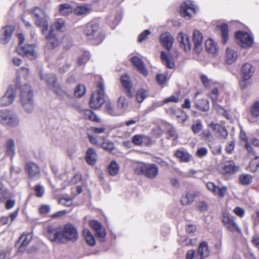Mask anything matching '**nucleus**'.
Here are the masks:
<instances>
[{
	"instance_id": "nucleus-2",
	"label": "nucleus",
	"mask_w": 259,
	"mask_h": 259,
	"mask_svg": "<svg viewBox=\"0 0 259 259\" xmlns=\"http://www.w3.org/2000/svg\"><path fill=\"white\" fill-rule=\"evenodd\" d=\"M32 14L35 17V24L42 28V33L47 39V47L49 49L56 48L59 44V40L57 38L53 28L48 30V22L45 17L44 11L38 7L34 8Z\"/></svg>"
},
{
	"instance_id": "nucleus-8",
	"label": "nucleus",
	"mask_w": 259,
	"mask_h": 259,
	"mask_svg": "<svg viewBox=\"0 0 259 259\" xmlns=\"http://www.w3.org/2000/svg\"><path fill=\"white\" fill-rule=\"evenodd\" d=\"M235 40L237 44L244 49L251 47L253 43V36L243 31H238L236 32Z\"/></svg>"
},
{
	"instance_id": "nucleus-19",
	"label": "nucleus",
	"mask_w": 259,
	"mask_h": 259,
	"mask_svg": "<svg viewBox=\"0 0 259 259\" xmlns=\"http://www.w3.org/2000/svg\"><path fill=\"white\" fill-rule=\"evenodd\" d=\"M132 64L136 67L138 70L143 75L147 76L148 71L146 69L143 61L137 57H133L131 59Z\"/></svg>"
},
{
	"instance_id": "nucleus-4",
	"label": "nucleus",
	"mask_w": 259,
	"mask_h": 259,
	"mask_svg": "<svg viewBox=\"0 0 259 259\" xmlns=\"http://www.w3.org/2000/svg\"><path fill=\"white\" fill-rule=\"evenodd\" d=\"M97 91L92 93L90 106L93 109L100 108L105 102V83L103 79L100 77L96 83Z\"/></svg>"
},
{
	"instance_id": "nucleus-16",
	"label": "nucleus",
	"mask_w": 259,
	"mask_h": 259,
	"mask_svg": "<svg viewBox=\"0 0 259 259\" xmlns=\"http://www.w3.org/2000/svg\"><path fill=\"white\" fill-rule=\"evenodd\" d=\"M206 187L207 189L209 191H211L214 194L218 195L221 197H224L225 196L228 190L226 186H223L220 188L212 182H208L206 184Z\"/></svg>"
},
{
	"instance_id": "nucleus-47",
	"label": "nucleus",
	"mask_w": 259,
	"mask_h": 259,
	"mask_svg": "<svg viewBox=\"0 0 259 259\" xmlns=\"http://www.w3.org/2000/svg\"><path fill=\"white\" fill-rule=\"evenodd\" d=\"M90 58V53L89 52H84L83 54L79 56L77 60L78 65H83L85 64Z\"/></svg>"
},
{
	"instance_id": "nucleus-40",
	"label": "nucleus",
	"mask_w": 259,
	"mask_h": 259,
	"mask_svg": "<svg viewBox=\"0 0 259 259\" xmlns=\"http://www.w3.org/2000/svg\"><path fill=\"white\" fill-rule=\"evenodd\" d=\"M102 141L100 147L107 151H111L114 148V144L111 141L106 140L104 137H102Z\"/></svg>"
},
{
	"instance_id": "nucleus-46",
	"label": "nucleus",
	"mask_w": 259,
	"mask_h": 259,
	"mask_svg": "<svg viewBox=\"0 0 259 259\" xmlns=\"http://www.w3.org/2000/svg\"><path fill=\"white\" fill-rule=\"evenodd\" d=\"M90 11V8L85 6L76 7L73 10L76 15H82L87 14Z\"/></svg>"
},
{
	"instance_id": "nucleus-1",
	"label": "nucleus",
	"mask_w": 259,
	"mask_h": 259,
	"mask_svg": "<svg viewBox=\"0 0 259 259\" xmlns=\"http://www.w3.org/2000/svg\"><path fill=\"white\" fill-rule=\"evenodd\" d=\"M47 236L52 242L64 243L66 240L75 241L78 237L76 228L71 224H67L63 228L48 227Z\"/></svg>"
},
{
	"instance_id": "nucleus-28",
	"label": "nucleus",
	"mask_w": 259,
	"mask_h": 259,
	"mask_svg": "<svg viewBox=\"0 0 259 259\" xmlns=\"http://www.w3.org/2000/svg\"><path fill=\"white\" fill-rule=\"evenodd\" d=\"M85 159L87 163L93 165L97 161V154L95 150L93 148H90L86 152Z\"/></svg>"
},
{
	"instance_id": "nucleus-45",
	"label": "nucleus",
	"mask_w": 259,
	"mask_h": 259,
	"mask_svg": "<svg viewBox=\"0 0 259 259\" xmlns=\"http://www.w3.org/2000/svg\"><path fill=\"white\" fill-rule=\"evenodd\" d=\"M148 96V91L144 89H140L137 93L136 98L139 103L142 102Z\"/></svg>"
},
{
	"instance_id": "nucleus-41",
	"label": "nucleus",
	"mask_w": 259,
	"mask_h": 259,
	"mask_svg": "<svg viewBox=\"0 0 259 259\" xmlns=\"http://www.w3.org/2000/svg\"><path fill=\"white\" fill-rule=\"evenodd\" d=\"M72 11L73 8L68 4H63L60 5L59 12L62 15H67Z\"/></svg>"
},
{
	"instance_id": "nucleus-53",
	"label": "nucleus",
	"mask_w": 259,
	"mask_h": 259,
	"mask_svg": "<svg viewBox=\"0 0 259 259\" xmlns=\"http://www.w3.org/2000/svg\"><path fill=\"white\" fill-rule=\"evenodd\" d=\"M259 167V157L255 156L254 159L250 162L249 167L252 171H255Z\"/></svg>"
},
{
	"instance_id": "nucleus-59",
	"label": "nucleus",
	"mask_w": 259,
	"mask_h": 259,
	"mask_svg": "<svg viewBox=\"0 0 259 259\" xmlns=\"http://www.w3.org/2000/svg\"><path fill=\"white\" fill-rule=\"evenodd\" d=\"M251 114L254 117L259 116V103L256 102L250 109Z\"/></svg>"
},
{
	"instance_id": "nucleus-34",
	"label": "nucleus",
	"mask_w": 259,
	"mask_h": 259,
	"mask_svg": "<svg viewBox=\"0 0 259 259\" xmlns=\"http://www.w3.org/2000/svg\"><path fill=\"white\" fill-rule=\"evenodd\" d=\"M218 28L221 31V35L222 42L224 44H226L229 40L228 34V26L226 24H223L218 26Z\"/></svg>"
},
{
	"instance_id": "nucleus-37",
	"label": "nucleus",
	"mask_w": 259,
	"mask_h": 259,
	"mask_svg": "<svg viewBox=\"0 0 259 259\" xmlns=\"http://www.w3.org/2000/svg\"><path fill=\"white\" fill-rule=\"evenodd\" d=\"M119 165L115 160H112L108 167V172L112 176L116 175L119 172Z\"/></svg>"
},
{
	"instance_id": "nucleus-26",
	"label": "nucleus",
	"mask_w": 259,
	"mask_h": 259,
	"mask_svg": "<svg viewBox=\"0 0 259 259\" xmlns=\"http://www.w3.org/2000/svg\"><path fill=\"white\" fill-rule=\"evenodd\" d=\"M120 81L123 87L126 90L127 95L132 97L133 96L132 86L130 77L126 74L122 75L120 77Z\"/></svg>"
},
{
	"instance_id": "nucleus-24",
	"label": "nucleus",
	"mask_w": 259,
	"mask_h": 259,
	"mask_svg": "<svg viewBox=\"0 0 259 259\" xmlns=\"http://www.w3.org/2000/svg\"><path fill=\"white\" fill-rule=\"evenodd\" d=\"M254 68L250 63H245L241 67V71L244 79H249L253 75Z\"/></svg>"
},
{
	"instance_id": "nucleus-36",
	"label": "nucleus",
	"mask_w": 259,
	"mask_h": 259,
	"mask_svg": "<svg viewBox=\"0 0 259 259\" xmlns=\"http://www.w3.org/2000/svg\"><path fill=\"white\" fill-rule=\"evenodd\" d=\"M237 54L234 50L227 48L226 50V62L228 64L233 63L237 58Z\"/></svg>"
},
{
	"instance_id": "nucleus-15",
	"label": "nucleus",
	"mask_w": 259,
	"mask_h": 259,
	"mask_svg": "<svg viewBox=\"0 0 259 259\" xmlns=\"http://www.w3.org/2000/svg\"><path fill=\"white\" fill-rule=\"evenodd\" d=\"M159 41L161 45L169 52L174 42L171 35L168 32L163 33L160 35Z\"/></svg>"
},
{
	"instance_id": "nucleus-25",
	"label": "nucleus",
	"mask_w": 259,
	"mask_h": 259,
	"mask_svg": "<svg viewBox=\"0 0 259 259\" xmlns=\"http://www.w3.org/2000/svg\"><path fill=\"white\" fill-rule=\"evenodd\" d=\"M161 59L165 66L168 68L172 69L175 67L174 58L169 55L164 51L161 52Z\"/></svg>"
},
{
	"instance_id": "nucleus-29",
	"label": "nucleus",
	"mask_w": 259,
	"mask_h": 259,
	"mask_svg": "<svg viewBox=\"0 0 259 259\" xmlns=\"http://www.w3.org/2000/svg\"><path fill=\"white\" fill-rule=\"evenodd\" d=\"M205 48L206 50L212 55L217 54L218 50V47L214 40L211 38L208 39L205 41Z\"/></svg>"
},
{
	"instance_id": "nucleus-43",
	"label": "nucleus",
	"mask_w": 259,
	"mask_h": 259,
	"mask_svg": "<svg viewBox=\"0 0 259 259\" xmlns=\"http://www.w3.org/2000/svg\"><path fill=\"white\" fill-rule=\"evenodd\" d=\"M105 110L109 114L112 116H118L121 114V112L115 111L114 109L113 105L111 103L109 102L105 103Z\"/></svg>"
},
{
	"instance_id": "nucleus-58",
	"label": "nucleus",
	"mask_w": 259,
	"mask_h": 259,
	"mask_svg": "<svg viewBox=\"0 0 259 259\" xmlns=\"http://www.w3.org/2000/svg\"><path fill=\"white\" fill-rule=\"evenodd\" d=\"M151 32L149 30H145L143 32H142L138 37V41L139 42H142L144 40H146L148 38V36L150 35Z\"/></svg>"
},
{
	"instance_id": "nucleus-22",
	"label": "nucleus",
	"mask_w": 259,
	"mask_h": 259,
	"mask_svg": "<svg viewBox=\"0 0 259 259\" xmlns=\"http://www.w3.org/2000/svg\"><path fill=\"white\" fill-rule=\"evenodd\" d=\"M222 172L224 173L233 174L236 172L239 169L238 166H235L234 162L232 161H228L220 165Z\"/></svg>"
},
{
	"instance_id": "nucleus-7",
	"label": "nucleus",
	"mask_w": 259,
	"mask_h": 259,
	"mask_svg": "<svg viewBox=\"0 0 259 259\" xmlns=\"http://www.w3.org/2000/svg\"><path fill=\"white\" fill-rule=\"evenodd\" d=\"M135 171L138 175H143L151 179L155 178L159 174L158 166L152 163H140L136 166Z\"/></svg>"
},
{
	"instance_id": "nucleus-33",
	"label": "nucleus",
	"mask_w": 259,
	"mask_h": 259,
	"mask_svg": "<svg viewBox=\"0 0 259 259\" xmlns=\"http://www.w3.org/2000/svg\"><path fill=\"white\" fill-rule=\"evenodd\" d=\"M121 16L120 13L116 11H113L108 16L107 21L109 23H112L114 25H117L120 21Z\"/></svg>"
},
{
	"instance_id": "nucleus-21",
	"label": "nucleus",
	"mask_w": 259,
	"mask_h": 259,
	"mask_svg": "<svg viewBox=\"0 0 259 259\" xmlns=\"http://www.w3.org/2000/svg\"><path fill=\"white\" fill-rule=\"evenodd\" d=\"M199 194V193L197 192H187L182 196L181 202L184 205L191 204L193 202L195 198L198 197Z\"/></svg>"
},
{
	"instance_id": "nucleus-9",
	"label": "nucleus",
	"mask_w": 259,
	"mask_h": 259,
	"mask_svg": "<svg viewBox=\"0 0 259 259\" xmlns=\"http://www.w3.org/2000/svg\"><path fill=\"white\" fill-rule=\"evenodd\" d=\"M236 218L228 213H224L222 222L225 227L231 232L242 233L241 228L238 226L236 222Z\"/></svg>"
},
{
	"instance_id": "nucleus-23",
	"label": "nucleus",
	"mask_w": 259,
	"mask_h": 259,
	"mask_svg": "<svg viewBox=\"0 0 259 259\" xmlns=\"http://www.w3.org/2000/svg\"><path fill=\"white\" fill-rule=\"evenodd\" d=\"M193 40L196 52H199L201 49V45L203 41V36L199 31L197 30L193 31Z\"/></svg>"
},
{
	"instance_id": "nucleus-13",
	"label": "nucleus",
	"mask_w": 259,
	"mask_h": 259,
	"mask_svg": "<svg viewBox=\"0 0 259 259\" xmlns=\"http://www.w3.org/2000/svg\"><path fill=\"white\" fill-rule=\"evenodd\" d=\"M14 27L11 25L3 27L0 31V43L3 45L8 44L11 40Z\"/></svg>"
},
{
	"instance_id": "nucleus-30",
	"label": "nucleus",
	"mask_w": 259,
	"mask_h": 259,
	"mask_svg": "<svg viewBox=\"0 0 259 259\" xmlns=\"http://www.w3.org/2000/svg\"><path fill=\"white\" fill-rule=\"evenodd\" d=\"M209 249L206 242L203 241L200 243L198 248V253L201 258H204L208 256Z\"/></svg>"
},
{
	"instance_id": "nucleus-44",
	"label": "nucleus",
	"mask_w": 259,
	"mask_h": 259,
	"mask_svg": "<svg viewBox=\"0 0 259 259\" xmlns=\"http://www.w3.org/2000/svg\"><path fill=\"white\" fill-rule=\"evenodd\" d=\"M221 85L217 83L211 87L210 96L212 101H217L219 97V89Z\"/></svg>"
},
{
	"instance_id": "nucleus-60",
	"label": "nucleus",
	"mask_w": 259,
	"mask_h": 259,
	"mask_svg": "<svg viewBox=\"0 0 259 259\" xmlns=\"http://www.w3.org/2000/svg\"><path fill=\"white\" fill-rule=\"evenodd\" d=\"M59 203L66 206H70L72 204V200L70 198H61L59 200Z\"/></svg>"
},
{
	"instance_id": "nucleus-62",
	"label": "nucleus",
	"mask_w": 259,
	"mask_h": 259,
	"mask_svg": "<svg viewBox=\"0 0 259 259\" xmlns=\"http://www.w3.org/2000/svg\"><path fill=\"white\" fill-rule=\"evenodd\" d=\"M95 232L97 237L101 239L104 238L106 235L105 229L103 227V226L97 230Z\"/></svg>"
},
{
	"instance_id": "nucleus-64",
	"label": "nucleus",
	"mask_w": 259,
	"mask_h": 259,
	"mask_svg": "<svg viewBox=\"0 0 259 259\" xmlns=\"http://www.w3.org/2000/svg\"><path fill=\"white\" fill-rule=\"evenodd\" d=\"M89 224L91 227H92L95 231L102 226V224L100 222L96 220L90 221Z\"/></svg>"
},
{
	"instance_id": "nucleus-49",
	"label": "nucleus",
	"mask_w": 259,
	"mask_h": 259,
	"mask_svg": "<svg viewBox=\"0 0 259 259\" xmlns=\"http://www.w3.org/2000/svg\"><path fill=\"white\" fill-rule=\"evenodd\" d=\"M201 80L206 88L210 89L211 87L215 83V82L212 81L211 79H208V77L204 75L201 76Z\"/></svg>"
},
{
	"instance_id": "nucleus-54",
	"label": "nucleus",
	"mask_w": 259,
	"mask_h": 259,
	"mask_svg": "<svg viewBox=\"0 0 259 259\" xmlns=\"http://www.w3.org/2000/svg\"><path fill=\"white\" fill-rule=\"evenodd\" d=\"M212 105L213 109L215 111H217L219 113L225 116L226 115V111L223 108V107L221 106L217 103V101H212Z\"/></svg>"
},
{
	"instance_id": "nucleus-18",
	"label": "nucleus",
	"mask_w": 259,
	"mask_h": 259,
	"mask_svg": "<svg viewBox=\"0 0 259 259\" xmlns=\"http://www.w3.org/2000/svg\"><path fill=\"white\" fill-rule=\"evenodd\" d=\"M32 238L31 233H23L19 237L17 241L18 243H20L21 244L18 248L19 252H23L25 250V247L28 245Z\"/></svg>"
},
{
	"instance_id": "nucleus-35",
	"label": "nucleus",
	"mask_w": 259,
	"mask_h": 259,
	"mask_svg": "<svg viewBox=\"0 0 259 259\" xmlns=\"http://www.w3.org/2000/svg\"><path fill=\"white\" fill-rule=\"evenodd\" d=\"M195 104L196 107L202 111L206 112L209 109V103L207 99L197 100L195 102Z\"/></svg>"
},
{
	"instance_id": "nucleus-12",
	"label": "nucleus",
	"mask_w": 259,
	"mask_h": 259,
	"mask_svg": "<svg viewBox=\"0 0 259 259\" xmlns=\"http://www.w3.org/2000/svg\"><path fill=\"white\" fill-rule=\"evenodd\" d=\"M15 97V90L10 85L4 96L0 98V107L9 106L14 102Z\"/></svg>"
},
{
	"instance_id": "nucleus-3",
	"label": "nucleus",
	"mask_w": 259,
	"mask_h": 259,
	"mask_svg": "<svg viewBox=\"0 0 259 259\" xmlns=\"http://www.w3.org/2000/svg\"><path fill=\"white\" fill-rule=\"evenodd\" d=\"M83 33L87 39L94 45L100 44L104 38L99 23L95 21H92L84 26Z\"/></svg>"
},
{
	"instance_id": "nucleus-5",
	"label": "nucleus",
	"mask_w": 259,
	"mask_h": 259,
	"mask_svg": "<svg viewBox=\"0 0 259 259\" xmlns=\"http://www.w3.org/2000/svg\"><path fill=\"white\" fill-rule=\"evenodd\" d=\"M33 96V93L29 85L25 84L21 87V102L23 109L28 113H32L34 109Z\"/></svg>"
},
{
	"instance_id": "nucleus-20",
	"label": "nucleus",
	"mask_w": 259,
	"mask_h": 259,
	"mask_svg": "<svg viewBox=\"0 0 259 259\" xmlns=\"http://www.w3.org/2000/svg\"><path fill=\"white\" fill-rule=\"evenodd\" d=\"M4 148L5 154L7 156H10L12 159L15 155V142L12 139H9L6 140Z\"/></svg>"
},
{
	"instance_id": "nucleus-39",
	"label": "nucleus",
	"mask_w": 259,
	"mask_h": 259,
	"mask_svg": "<svg viewBox=\"0 0 259 259\" xmlns=\"http://www.w3.org/2000/svg\"><path fill=\"white\" fill-rule=\"evenodd\" d=\"M117 106L119 109L121 110L119 112H121L122 114L128 106V101L125 97H120L118 100Z\"/></svg>"
},
{
	"instance_id": "nucleus-55",
	"label": "nucleus",
	"mask_w": 259,
	"mask_h": 259,
	"mask_svg": "<svg viewBox=\"0 0 259 259\" xmlns=\"http://www.w3.org/2000/svg\"><path fill=\"white\" fill-rule=\"evenodd\" d=\"M167 133L169 136L168 138H171L173 140H176L179 137L176 130L174 127H171L170 128L168 129Z\"/></svg>"
},
{
	"instance_id": "nucleus-56",
	"label": "nucleus",
	"mask_w": 259,
	"mask_h": 259,
	"mask_svg": "<svg viewBox=\"0 0 259 259\" xmlns=\"http://www.w3.org/2000/svg\"><path fill=\"white\" fill-rule=\"evenodd\" d=\"M168 79V78L166 74H159L156 76L157 81L160 85L164 84Z\"/></svg>"
},
{
	"instance_id": "nucleus-57",
	"label": "nucleus",
	"mask_w": 259,
	"mask_h": 259,
	"mask_svg": "<svg viewBox=\"0 0 259 259\" xmlns=\"http://www.w3.org/2000/svg\"><path fill=\"white\" fill-rule=\"evenodd\" d=\"M208 153V150L205 147L198 148L196 151V155L199 158H202L205 156Z\"/></svg>"
},
{
	"instance_id": "nucleus-42",
	"label": "nucleus",
	"mask_w": 259,
	"mask_h": 259,
	"mask_svg": "<svg viewBox=\"0 0 259 259\" xmlns=\"http://www.w3.org/2000/svg\"><path fill=\"white\" fill-rule=\"evenodd\" d=\"M11 112L7 109L0 110V123L1 124L6 125V122L8 121Z\"/></svg>"
},
{
	"instance_id": "nucleus-6",
	"label": "nucleus",
	"mask_w": 259,
	"mask_h": 259,
	"mask_svg": "<svg viewBox=\"0 0 259 259\" xmlns=\"http://www.w3.org/2000/svg\"><path fill=\"white\" fill-rule=\"evenodd\" d=\"M40 77L41 79L45 80L48 85L56 94L64 99H71L70 96L64 92L56 82V77L54 74L51 73L44 75L40 72Z\"/></svg>"
},
{
	"instance_id": "nucleus-31",
	"label": "nucleus",
	"mask_w": 259,
	"mask_h": 259,
	"mask_svg": "<svg viewBox=\"0 0 259 259\" xmlns=\"http://www.w3.org/2000/svg\"><path fill=\"white\" fill-rule=\"evenodd\" d=\"M83 236L87 243L91 246H94L96 241L94 235L88 229H84L82 231Z\"/></svg>"
},
{
	"instance_id": "nucleus-11",
	"label": "nucleus",
	"mask_w": 259,
	"mask_h": 259,
	"mask_svg": "<svg viewBox=\"0 0 259 259\" xmlns=\"http://www.w3.org/2000/svg\"><path fill=\"white\" fill-rule=\"evenodd\" d=\"M16 51L18 54L25 57L31 60L35 59L37 56L33 45L18 46L16 48Z\"/></svg>"
},
{
	"instance_id": "nucleus-10",
	"label": "nucleus",
	"mask_w": 259,
	"mask_h": 259,
	"mask_svg": "<svg viewBox=\"0 0 259 259\" xmlns=\"http://www.w3.org/2000/svg\"><path fill=\"white\" fill-rule=\"evenodd\" d=\"M198 11L196 6L192 4L191 1H186L181 6L180 13L182 17L186 19H190Z\"/></svg>"
},
{
	"instance_id": "nucleus-50",
	"label": "nucleus",
	"mask_w": 259,
	"mask_h": 259,
	"mask_svg": "<svg viewBox=\"0 0 259 259\" xmlns=\"http://www.w3.org/2000/svg\"><path fill=\"white\" fill-rule=\"evenodd\" d=\"M146 139L144 135H136L132 138V142L136 145H141L143 141Z\"/></svg>"
},
{
	"instance_id": "nucleus-27",
	"label": "nucleus",
	"mask_w": 259,
	"mask_h": 259,
	"mask_svg": "<svg viewBox=\"0 0 259 259\" xmlns=\"http://www.w3.org/2000/svg\"><path fill=\"white\" fill-rule=\"evenodd\" d=\"M175 155L181 162L186 163L189 162L192 158V155L188 152L181 149H178L176 151Z\"/></svg>"
},
{
	"instance_id": "nucleus-17",
	"label": "nucleus",
	"mask_w": 259,
	"mask_h": 259,
	"mask_svg": "<svg viewBox=\"0 0 259 259\" xmlns=\"http://www.w3.org/2000/svg\"><path fill=\"white\" fill-rule=\"evenodd\" d=\"M177 39L180 44L181 48L183 49L186 52L190 50L191 44L187 34L182 32L179 33L177 36Z\"/></svg>"
},
{
	"instance_id": "nucleus-14",
	"label": "nucleus",
	"mask_w": 259,
	"mask_h": 259,
	"mask_svg": "<svg viewBox=\"0 0 259 259\" xmlns=\"http://www.w3.org/2000/svg\"><path fill=\"white\" fill-rule=\"evenodd\" d=\"M28 176L32 179L36 180L40 177V173L38 166L35 163L28 162L26 166Z\"/></svg>"
},
{
	"instance_id": "nucleus-61",
	"label": "nucleus",
	"mask_w": 259,
	"mask_h": 259,
	"mask_svg": "<svg viewBox=\"0 0 259 259\" xmlns=\"http://www.w3.org/2000/svg\"><path fill=\"white\" fill-rule=\"evenodd\" d=\"M202 127V124L201 121H198L196 123L192 125V130L194 133L197 134L200 132Z\"/></svg>"
},
{
	"instance_id": "nucleus-51",
	"label": "nucleus",
	"mask_w": 259,
	"mask_h": 259,
	"mask_svg": "<svg viewBox=\"0 0 259 259\" xmlns=\"http://www.w3.org/2000/svg\"><path fill=\"white\" fill-rule=\"evenodd\" d=\"M252 177L249 175H242L239 177L240 183L244 185L250 184L252 181Z\"/></svg>"
},
{
	"instance_id": "nucleus-38",
	"label": "nucleus",
	"mask_w": 259,
	"mask_h": 259,
	"mask_svg": "<svg viewBox=\"0 0 259 259\" xmlns=\"http://www.w3.org/2000/svg\"><path fill=\"white\" fill-rule=\"evenodd\" d=\"M54 27L59 31H64L66 29L65 21L62 18L57 19L54 23Z\"/></svg>"
},
{
	"instance_id": "nucleus-52",
	"label": "nucleus",
	"mask_w": 259,
	"mask_h": 259,
	"mask_svg": "<svg viewBox=\"0 0 259 259\" xmlns=\"http://www.w3.org/2000/svg\"><path fill=\"white\" fill-rule=\"evenodd\" d=\"M179 101V96L178 95H172L169 97L165 98L162 102V103H160V106H162L164 104H167L170 102L172 103H178Z\"/></svg>"
},
{
	"instance_id": "nucleus-63",
	"label": "nucleus",
	"mask_w": 259,
	"mask_h": 259,
	"mask_svg": "<svg viewBox=\"0 0 259 259\" xmlns=\"http://www.w3.org/2000/svg\"><path fill=\"white\" fill-rule=\"evenodd\" d=\"M35 191L36 196L38 197H41L43 196L44 193V188L40 185H37L35 187Z\"/></svg>"
},
{
	"instance_id": "nucleus-32",
	"label": "nucleus",
	"mask_w": 259,
	"mask_h": 259,
	"mask_svg": "<svg viewBox=\"0 0 259 259\" xmlns=\"http://www.w3.org/2000/svg\"><path fill=\"white\" fill-rule=\"evenodd\" d=\"M19 122L20 120L18 115L16 113L11 112L5 125L10 127H14L18 126Z\"/></svg>"
},
{
	"instance_id": "nucleus-48",
	"label": "nucleus",
	"mask_w": 259,
	"mask_h": 259,
	"mask_svg": "<svg viewBox=\"0 0 259 259\" xmlns=\"http://www.w3.org/2000/svg\"><path fill=\"white\" fill-rule=\"evenodd\" d=\"M85 93V87L83 84H79L74 91V95L77 98L81 97Z\"/></svg>"
}]
</instances>
